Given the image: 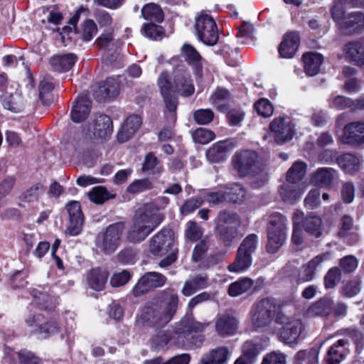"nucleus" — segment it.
<instances>
[{"mask_svg":"<svg viewBox=\"0 0 364 364\" xmlns=\"http://www.w3.org/2000/svg\"><path fill=\"white\" fill-rule=\"evenodd\" d=\"M168 203L169 199L164 196L139 208L135 213L133 225L128 232L129 240L133 242L144 240L163 221L164 216L159 211Z\"/></svg>","mask_w":364,"mask_h":364,"instance_id":"1","label":"nucleus"},{"mask_svg":"<svg viewBox=\"0 0 364 364\" xmlns=\"http://www.w3.org/2000/svg\"><path fill=\"white\" fill-rule=\"evenodd\" d=\"M173 85L168 80L166 72L161 73L158 79V85L163 96L166 108L168 112V117L176 119V110L177 108V98L176 92L181 93L182 96L188 97L195 91L190 75L183 68H176L173 73Z\"/></svg>","mask_w":364,"mask_h":364,"instance_id":"2","label":"nucleus"},{"mask_svg":"<svg viewBox=\"0 0 364 364\" xmlns=\"http://www.w3.org/2000/svg\"><path fill=\"white\" fill-rule=\"evenodd\" d=\"M178 306V296L172 290H164L156 301L141 311L139 316L143 323L157 327L167 324L173 317Z\"/></svg>","mask_w":364,"mask_h":364,"instance_id":"3","label":"nucleus"},{"mask_svg":"<svg viewBox=\"0 0 364 364\" xmlns=\"http://www.w3.org/2000/svg\"><path fill=\"white\" fill-rule=\"evenodd\" d=\"M307 165L303 161H296L287 173V183L282 186L280 195L284 201L294 203L299 200L305 191L306 185L301 182Z\"/></svg>","mask_w":364,"mask_h":364,"instance_id":"4","label":"nucleus"},{"mask_svg":"<svg viewBox=\"0 0 364 364\" xmlns=\"http://www.w3.org/2000/svg\"><path fill=\"white\" fill-rule=\"evenodd\" d=\"M149 249L150 252L156 256L166 255L159 262L161 267L171 265L177 259L178 249L174 233L171 230H164L155 235L150 241Z\"/></svg>","mask_w":364,"mask_h":364,"instance_id":"5","label":"nucleus"},{"mask_svg":"<svg viewBox=\"0 0 364 364\" xmlns=\"http://www.w3.org/2000/svg\"><path fill=\"white\" fill-rule=\"evenodd\" d=\"M258 239L255 234L247 235L240 244L234 262L228 266L230 272L240 274L247 271L252 264V254L257 247Z\"/></svg>","mask_w":364,"mask_h":364,"instance_id":"6","label":"nucleus"},{"mask_svg":"<svg viewBox=\"0 0 364 364\" xmlns=\"http://www.w3.org/2000/svg\"><path fill=\"white\" fill-rule=\"evenodd\" d=\"M124 225L122 223L109 225L105 230L99 232L95 238L97 250L105 255L114 252L121 243Z\"/></svg>","mask_w":364,"mask_h":364,"instance_id":"7","label":"nucleus"},{"mask_svg":"<svg viewBox=\"0 0 364 364\" xmlns=\"http://www.w3.org/2000/svg\"><path fill=\"white\" fill-rule=\"evenodd\" d=\"M287 230V219L279 213L270 215L268 226L267 250L274 254L283 245Z\"/></svg>","mask_w":364,"mask_h":364,"instance_id":"8","label":"nucleus"},{"mask_svg":"<svg viewBox=\"0 0 364 364\" xmlns=\"http://www.w3.org/2000/svg\"><path fill=\"white\" fill-rule=\"evenodd\" d=\"M240 218L234 212L222 211L218 214L216 233L225 246H230L238 236Z\"/></svg>","mask_w":364,"mask_h":364,"instance_id":"9","label":"nucleus"},{"mask_svg":"<svg viewBox=\"0 0 364 364\" xmlns=\"http://www.w3.org/2000/svg\"><path fill=\"white\" fill-rule=\"evenodd\" d=\"M232 164L240 176L254 174L261 171V164L257 152L252 150H243L236 152L232 157Z\"/></svg>","mask_w":364,"mask_h":364,"instance_id":"10","label":"nucleus"},{"mask_svg":"<svg viewBox=\"0 0 364 364\" xmlns=\"http://www.w3.org/2000/svg\"><path fill=\"white\" fill-rule=\"evenodd\" d=\"M273 299L265 298L255 304L251 311V323L255 328L264 327L270 323L275 311Z\"/></svg>","mask_w":364,"mask_h":364,"instance_id":"11","label":"nucleus"},{"mask_svg":"<svg viewBox=\"0 0 364 364\" xmlns=\"http://www.w3.org/2000/svg\"><path fill=\"white\" fill-rule=\"evenodd\" d=\"M198 39L204 44L214 46L218 40V29L214 19L208 14L200 15L196 21Z\"/></svg>","mask_w":364,"mask_h":364,"instance_id":"12","label":"nucleus"},{"mask_svg":"<svg viewBox=\"0 0 364 364\" xmlns=\"http://www.w3.org/2000/svg\"><path fill=\"white\" fill-rule=\"evenodd\" d=\"M269 129L274 141L279 144L291 141L296 134L295 124L287 116L274 118L269 124Z\"/></svg>","mask_w":364,"mask_h":364,"instance_id":"13","label":"nucleus"},{"mask_svg":"<svg viewBox=\"0 0 364 364\" xmlns=\"http://www.w3.org/2000/svg\"><path fill=\"white\" fill-rule=\"evenodd\" d=\"M112 132V121L105 114L95 117L83 129L85 135L90 139H106Z\"/></svg>","mask_w":364,"mask_h":364,"instance_id":"14","label":"nucleus"},{"mask_svg":"<svg viewBox=\"0 0 364 364\" xmlns=\"http://www.w3.org/2000/svg\"><path fill=\"white\" fill-rule=\"evenodd\" d=\"M304 328V323L300 318H288L279 330V338L287 345L294 346L297 344Z\"/></svg>","mask_w":364,"mask_h":364,"instance_id":"15","label":"nucleus"},{"mask_svg":"<svg viewBox=\"0 0 364 364\" xmlns=\"http://www.w3.org/2000/svg\"><path fill=\"white\" fill-rule=\"evenodd\" d=\"M166 282V277L156 272H149L144 274L133 288L135 296H139L154 289L163 287Z\"/></svg>","mask_w":364,"mask_h":364,"instance_id":"16","label":"nucleus"},{"mask_svg":"<svg viewBox=\"0 0 364 364\" xmlns=\"http://www.w3.org/2000/svg\"><path fill=\"white\" fill-rule=\"evenodd\" d=\"M67 211L69 215V223L65 233L70 236H77L82 232L84 216L79 202L73 200L68 203Z\"/></svg>","mask_w":364,"mask_h":364,"instance_id":"17","label":"nucleus"},{"mask_svg":"<svg viewBox=\"0 0 364 364\" xmlns=\"http://www.w3.org/2000/svg\"><path fill=\"white\" fill-rule=\"evenodd\" d=\"M331 259V254L328 252L321 253L313 257L311 260L303 265L299 275L301 282H309L314 279L323 264Z\"/></svg>","mask_w":364,"mask_h":364,"instance_id":"18","label":"nucleus"},{"mask_svg":"<svg viewBox=\"0 0 364 364\" xmlns=\"http://www.w3.org/2000/svg\"><path fill=\"white\" fill-rule=\"evenodd\" d=\"M342 141L355 146L364 145V122H355L346 125Z\"/></svg>","mask_w":364,"mask_h":364,"instance_id":"19","label":"nucleus"},{"mask_svg":"<svg viewBox=\"0 0 364 364\" xmlns=\"http://www.w3.org/2000/svg\"><path fill=\"white\" fill-rule=\"evenodd\" d=\"M300 45V36L296 31H290L284 34L279 46V53L284 58H291L294 56Z\"/></svg>","mask_w":364,"mask_h":364,"instance_id":"20","label":"nucleus"},{"mask_svg":"<svg viewBox=\"0 0 364 364\" xmlns=\"http://www.w3.org/2000/svg\"><path fill=\"white\" fill-rule=\"evenodd\" d=\"M264 282L263 278H258L256 281L252 279L245 277L237 279V281L231 283L228 289V294L232 297L239 296L242 294L249 292L252 289H256V285H262Z\"/></svg>","mask_w":364,"mask_h":364,"instance_id":"21","label":"nucleus"},{"mask_svg":"<svg viewBox=\"0 0 364 364\" xmlns=\"http://www.w3.org/2000/svg\"><path fill=\"white\" fill-rule=\"evenodd\" d=\"M337 177L336 171L332 168H318L311 176V182L320 188H331Z\"/></svg>","mask_w":364,"mask_h":364,"instance_id":"22","label":"nucleus"},{"mask_svg":"<svg viewBox=\"0 0 364 364\" xmlns=\"http://www.w3.org/2000/svg\"><path fill=\"white\" fill-rule=\"evenodd\" d=\"M91 111V101L87 96L80 97L73 105L70 117L74 122H83L89 116Z\"/></svg>","mask_w":364,"mask_h":364,"instance_id":"23","label":"nucleus"},{"mask_svg":"<svg viewBox=\"0 0 364 364\" xmlns=\"http://www.w3.org/2000/svg\"><path fill=\"white\" fill-rule=\"evenodd\" d=\"M141 124V119L137 115L128 117L117 133V139L123 143L128 141L136 132Z\"/></svg>","mask_w":364,"mask_h":364,"instance_id":"24","label":"nucleus"},{"mask_svg":"<svg viewBox=\"0 0 364 364\" xmlns=\"http://www.w3.org/2000/svg\"><path fill=\"white\" fill-rule=\"evenodd\" d=\"M331 108L342 110L346 108L361 109L364 107V97H360L355 102L342 95H332L328 100Z\"/></svg>","mask_w":364,"mask_h":364,"instance_id":"25","label":"nucleus"},{"mask_svg":"<svg viewBox=\"0 0 364 364\" xmlns=\"http://www.w3.org/2000/svg\"><path fill=\"white\" fill-rule=\"evenodd\" d=\"M348 343L346 339H339L328 350L326 357L327 364H339L348 353Z\"/></svg>","mask_w":364,"mask_h":364,"instance_id":"26","label":"nucleus"},{"mask_svg":"<svg viewBox=\"0 0 364 364\" xmlns=\"http://www.w3.org/2000/svg\"><path fill=\"white\" fill-rule=\"evenodd\" d=\"M181 53L187 63L193 67L196 75H200L203 68V58L199 53L190 44H184Z\"/></svg>","mask_w":364,"mask_h":364,"instance_id":"27","label":"nucleus"},{"mask_svg":"<svg viewBox=\"0 0 364 364\" xmlns=\"http://www.w3.org/2000/svg\"><path fill=\"white\" fill-rule=\"evenodd\" d=\"M108 278V272L102 268L91 269L87 275V282L90 288L95 291L104 289Z\"/></svg>","mask_w":364,"mask_h":364,"instance_id":"28","label":"nucleus"},{"mask_svg":"<svg viewBox=\"0 0 364 364\" xmlns=\"http://www.w3.org/2000/svg\"><path fill=\"white\" fill-rule=\"evenodd\" d=\"M77 60V56L73 53L58 55L52 57L50 63L55 71L63 73L70 70Z\"/></svg>","mask_w":364,"mask_h":364,"instance_id":"29","label":"nucleus"},{"mask_svg":"<svg viewBox=\"0 0 364 364\" xmlns=\"http://www.w3.org/2000/svg\"><path fill=\"white\" fill-rule=\"evenodd\" d=\"M302 59L304 64V71L307 75L314 76L319 73L323 63V57L321 54L311 52L306 53L303 55Z\"/></svg>","mask_w":364,"mask_h":364,"instance_id":"30","label":"nucleus"},{"mask_svg":"<svg viewBox=\"0 0 364 364\" xmlns=\"http://www.w3.org/2000/svg\"><path fill=\"white\" fill-rule=\"evenodd\" d=\"M208 286V278L206 274H198L187 280L182 289V294L190 296L199 289Z\"/></svg>","mask_w":364,"mask_h":364,"instance_id":"31","label":"nucleus"},{"mask_svg":"<svg viewBox=\"0 0 364 364\" xmlns=\"http://www.w3.org/2000/svg\"><path fill=\"white\" fill-rule=\"evenodd\" d=\"M337 162L345 172L353 174L361 168L362 161L360 158L350 154H345L337 159Z\"/></svg>","mask_w":364,"mask_h":364,"instance_id":"32","label":"nucleus"},{"mask_svg":"<svg viewBox=\"0 0 364 364\" xmlns=\"http://www.w3.org/2000/svg\"><path fill=\"white\" fill-rule=\"evenodd\" d=\"M237 327V321L235 318L223 315L215 322L217 332L221 336L232 335Z\"/></svg>","mask_w":364,"mask_h":364,"instance_id":"33","label":"nucleus"},{"mask_svg":"<svg viewBox=\"0 0 364 364\" xmlns=\"http://www.w3.org/2000/svg\"><path fill=\"white\" fill-rule=\"evenodd\" d=\"M208 160L211 163H220L225 160L228 155V146L225 141H221L214 144L206 153Z\"/></svg>","mask_w":364,"mask_h":364,"instance_id":"34","label":"nucleus"},{"mask_svg":"<svg viewBox=\"0 0 364 364\" xmlns=\"http://www.w3.org/2000/svg\"><path fill=\"white\" fill-rule=\"evenodd\" d=\"M43 193V187L41 183H36L31 186L29 188L24 191L19 196L20 207H25V204H30L37 202Z\"/></svg>","mask_w":364,"mask_h":364,"instance_id":"35","label":"nucleus"},{"mask_svg":"<svg viewBox=\"0 0 364 364\" xmlns=\"http://www.w3.org/2000/svg\"><path fill=\"white\" fill-rule=\"evenodd\" d=\"M230 98V92L228 90L218 87L210 95V102L221 112L228 110V102Z\"/></svg>","mask_w":364,"mask_h":364,"instance_id":"36","label":"nucleus"},{"mask_svg":"<svg viewBox=\"0 0 364 364\" xmlns=\"http://www.w3.org/2000/svg\"><path fill=\"white\" fill-rule=\"evenodd\" d=\"M364 26V16L359 12L349 14L341 23L342 29L353 33Z\"/></svg>","mask_w":364,"mask_h":364,"instance_id":"37","label":"nucleus"},{"mask_svg":"<svg viewBox=\"0 0 364 364\" xmlns=\"http://www.w3.org/2000/svg\"><path fill=\"white\" fill-rule=\"evenodd\" d=\"M358 230L357 227L353 225V220L350 217L344 215L342 218V227L339 232L341 237L353 244L358 239Z\"/></svg>","mask_w":364,"mask_h":364,"instance_id":"38","label":"nucleus"},{"mask_svg":"<svg viewBox=\"0 0 364 364\" xmlns=\"http://www.w3.org/2000/svg\"><path fill=\"white\" fill-rule=\"evenodd\" d=\"M228 354L227 348L219 347L205 355L200 363L201 364H224L228 359Z\"/></svg>","mask_w":364,"mask_h":364,"instance_id":"39","label":"nucleus"},{"mask_svg":"<svg viewBox=\"0 0 364 364\" xmlns=\"http://www.w3.org/2000/svg\"><path fill=\"white\" fill-rule=\"evenodd\" d=\"M333 302L331 299H323L311 305L307 310L308 316H325L333 310Z\"/></svg>","mask_w":364,"mask_h":364,"instance_id":"40","label":"nucleus"},{"mask_svg":"<svg viewBox=\"0 0 364 364\" xmlns=\"http://www.w3.org/2000/svg\"><path fill=\"white\" fill-rule=\"evenodd\" d=\"M119 82L113 77H109L106 81L100 84V91H105L104 94L97 95V100L103 101L106 99L114 97L119 93Z\"/></svg>","mask_w":364,"mask_h":364,"instance_id":"41","label":"nucleus"},{"mask_svg":"<svg viewBox=\"0 0 364 364\" xmlns=\"http://www.w3.org/2000/svg\"><path fill=\"white\" fill-rule=\"evenodd\" d=\"M346 54L351 61L361 65L364 64V46L358 42H350L346 46Z\"/></svg>","mask_w":364,"mask_h":364,"instance_id":"42","label":"nucleus"},{"mask_svg":"<svg viewBox=\"0 0 364 364\" xmlns=\"http://www.w3.org/2000/svg\"><path fill=\"white\" fill-rule=\"evenodd\" d=\"M208 323H202L195 321L192 318H186L180 322L176 328V332L179 335H186L192 331H200L203 330Z\"/></svg>","mask_w":364,"mask_h":364,"instance_id":"43","label":"nucleus"},{"mask_svg":"<svg viewBox=\"0 0 364 364\" xmlns=\"http://www.w3.org/2000/svg\"><path fill=\"white\" fill-rule=\"evenodd\" d=\"M141 171L151 175L160 174L163 166L157 157L151 152L146 155Z\"/></svg>","mask_w":364,"mask_h":364,"instance_id":"44","label":"nucleus"},{"mask_svg":"<svg viewBox=\"0 0 364 364\" xmlns=\"http://www.w3.org/2000/svg\"><path fill=\"white\" fill-rule=\"evenodd\" d=\"M303 226L307 233L316 238L321 237L323 233L322 220L319 217H307Z\"/></svg>","mask_w":364,"mask_h":364,"instance_id":"45","label":"nucleus"},{"mask_svg":"<svg viewBox=\"0 0 364 364\" xmlns=\"http://www.w3.org/2000/svg\"><path fill=\"white\" fill-rule=\"evenodd\" d=\"M143 18L147 21L160 23L164 19V13L161 7L154 3L146 4L141 9Z\"/></svg>","mask_w":364,"mask_h":364,"instance_id":"46","label":"nucleus"},{"mask_svg":"<svg viewBox=\"0 0 364 364\" xmlns=\"http://www.w3.org/2000/svg\"><path fill=\"white\" fill-rule=\"evenodd\" d=\"M60 331L59 325L55 321H50L36 328L33 333L40 338L46 339L58 334Z\"/></svg>","mask_w":364,"mask_h":364,"instance_id":"47","label":"nucleus"},{"mask_svg":"<svg viewBox=\"0 0 364 364\" xmlns=\"http://www.w3.org/2000/svg\"><path fill=\"white\" fill-rule=\"evenodd\" d=\"M228 200L233 203H240L245 196L246 191L239 183H230L225 187Z\"/></svg>","mask_w":364,"mask_h":364,"instance_id":"48","label":"nucleus"},{"mask_svg":"<svg viewBox=\"0 0 364 364\" xmlns=\"http://www.w3.org/2000/svg\"><path fill=\"white\" fill-rule=\"evenodd\" d=\"M91 201L97 204H102L106 200L114 198V195L111 194L106 188L103 186L94 187L88 193Z\"/></svg>","mask_w":364,"mask_h":364,"instance_id":"49","label":"nucleus"},{"mask_svg":"<svg viewBox=\"0 0 364 364\" xmlns=\"http://www.w3.org/2000/svg\"><path fill=\"white\" fill-rule=\"evenodd\" d=\"M195 142L200 144H206L213 141L215 135L213 132L205 128L197 129L192 134Z\"/></svg>","mask_w":364,"mask_h":364,"instance_id":"50","label":"nucleus"},{"mask_svg":"<svg viewBox=\"0 0 364 364\" xmlns=\"http://www.w3.org/2000/svg\"><path fill=\"white\" fill-rule=\"evenodd\" d=\"M318 353L317 350H300L294 357V364H302L303 358H306V364H318Z\"/></svg>","mask_w":364,"mask_h":364,"instance_id":"51","label":"nucleus"},{"mask_svg":"<svg viewBox=\"0 0 364 364\" xmlns=\"http://www.w3.org/2000/svg\"><path fill=\"white\" fill-rule=\"evenodd\" d=\"M185 235L188 240L196 242L202 237L203 230L195 221L191 220L186 224Z\"/></svg>","mask_w":364,"mask_h":364,"instance_id":"52","label":"nucleus"},{"mask_svg":"<svg viewBox=\"0 0 364 364\" xmlns=\"http://www.w3.org/2000/svg\"><path fill=\"white\" fill-rule=\"evenodd\" d=\"M152 187L151 182L149 179L144 178L135 180L127 187V190L130 193L136 194L150 190Z\"/></svg>","mask_w":364,"mask_h":364,"instance_id":"53","label":"nucleus"},{"mask_svg":"<svg viewBox=\"0 0 364 364\" xmlns=\"http://www.w3.org/2000/svg\"><path fill=\"white\" fill-rule=\"evenodd\" d=\"M97 32V27L92 20H86L82 25L81 36L85 41H91Z\"/></svg>","mask_w":364,"mask_h":364,"instance_id":"54","label":"nucleus"},{"mask_svg":"<svg viewBox=\"0 0 364 364\" xmlns=\"http://www.w3.org/2000/svg\"><path fill=\"white\" fill-rule=\"evenodd\" d=\"M214 117L213 112L210 109H200L195 111L193 118L198 124H208Z\"/></svg>","mask_w":364,"mask_h":364,"instance_id":"55","label":"nucleus"},{"mask_svg":"<svg viewBox=\"0 0 364 364\" xmlns=\"http://www.w3.org/2000/svg\"><path fill=\"white\" fill-rule=\"evenodd\" d=\"M255 109L257 112L264 117H269L273 114V107L267 99H261L255 103Z\"/></svg>","mask_w":364,"mask_h":364,"instance_id":"56","label":"nucleus"},{"mask_svg":"<svg viewBox=\"0 0 364 364\" xmlns=\"http://www.w3.org/2000/svg\"><path fill=\"white\" fill-rule=\"evenodd\" d=\"M341 272L339 268H331L326 275L325 276L324 282L326 288H333L336 284L340 281Z\"/></svg>","mask_w":364,"mask_h":364,"instance_id":"57","label":"nucleus"},{"mask_svg":"<svg viewBox=\"0 0 364 364\" xmlns=\"http://www.w3.org/2000/svg\"><path fill=\"white\" fill-rule=\"evenodd\" d=\"M33 296L36 304L41 306L42 308L48 309L51 307L53 299L46 292L35 289L33 291Z\"/></svg>","mask_w":364,"mask_h":364,"instance_id":"58","label":"nucleus"},{"mask_svg":"<svg viewBox=\"0 0 364 364\" xmlns=\"http://www.w3.org/2000/svg\"><path fill=\"white\" fill-rule=\"evenodd\" d=\"M203 202L204 200L202 196L191 198L181 208V212L183 215H187L200 207Z\"/></svg>","mask_w":364,"mask_h":364,"instance_id":"59","label":"nucleus"},{"mask_svg":"<svg viewBox=\"0 0 364 364\" xmlns=\"http://www.w3.org/2000/svg\"><path fill=\"white\" fill-rule=\"evenodd\" d=\"M143 33L146 37L156 40L162 36L163 29L154 23H146L143 28Z\"/></svg>","mask_w":364,"mask_h":364,"instance_id":"60","label":"nucleus"},{"mask_svg":"<svg viewBox=\"0 0 364 364\" xmlns=\"http://www.w3.org/2000/svg\"><path fill=\"white\" fill-rule=\"evenodd\" d=\"M202 197L204 200H206L208 203L213 205H217L225 200H228L225 189L220 190L218 192L209 193Z\"/></svg>","mask_w":364,"mask_h":364,"instance_id":"61","label":"nucleus"},{"mask_svg":"<svg viewBox=\"0 0 364 364\" xmlns=\"http://www.w3.org/2000/svg\"><path fill=\"white\" fill-rule=\"evenodd\" d=\"M361 289V282L358 279H354L347 282L343 287V293L348 297L357 295Z\"/></svg>","mask_w":364,"mask_h":364,"instance_id":"62","label":"nucleus"},{"mask_svg":"<svg viewBox=\"0 0 364 364\" xmlns=\"http://www.w3.org/2000/svg\"><path fill=\"white\" fill-rule=\"evenodd\" d=\"M358 259L353 255H348L340 261V267L346 273L353 272L358 267Z\"/></svg>","mask_w":364,"mask_h":364,"instance_id":"63","label":"nucleus"},{"mask_svg":"<svg viewBox=\"0 0 364 364\" xmlns=\"http://www.w3.org/2000/svg\"><path fill=\"white\" fill-rule=\"evenodd\" d=\"M262 364H286V357L283 353L272 352L264 358Z\"/></svg>","mask_w":364,"mask_h":364,"instance_id":"64","label":"nucleus"}]
</instances>
